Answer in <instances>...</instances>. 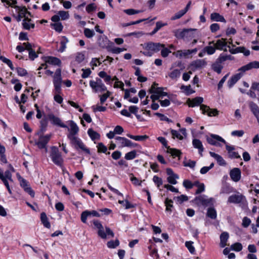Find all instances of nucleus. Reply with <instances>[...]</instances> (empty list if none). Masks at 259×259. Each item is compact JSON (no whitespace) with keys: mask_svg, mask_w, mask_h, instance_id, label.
<instances>
[{"mask_svg":"<svg viewBox=\"0 0 259 259\" xmlns=\"http://www.w3.org/2000/svg\"><path fill=\"white\" fill-rule=\"evenodd\" d=\"M97 147L98 152L105 153L107 150V147L102 143H99Z\"/></svg>","mask_w":259,"mask_h":259,"instance_id":"nucleus-62","label":"nucleus"},{"mask_svg":"<svg viewBox=\"0 0 259 259\" xmlns=\"http://www.w3.org/2000/svg\"><path fill=\"white\" fill-rule=\"evenodd\" d=\"M51 27L58 32H61L63 27L61 23H54L51 24Z\"/></svg>","mask_w":259,"mask_h":259,"instance_id":"nucleus-49","label":"nucleus"},{"mask_svg":"<svg viewBox=\"0 0 259 259\" xmlns=\"http://www.w3.org/2000/svg\"><path fill=\"white\" fill-rule=\"evenodd\" d=\"M207 142L212 145L221 146V145L217 141L221 142L226 144V141L221 137L217 135L211 134L209 137L207 138Z\"/></svg>","mask_w":259,"mask_h":259,"instance_id":"nucleus-14","label":"nucleus"},{"mask_svg":"<svg viewBox=\"0 0 259 259\" xmlns=\"http://www.w3.org/2000/svg\"><path fill=\"white\" fill-rule=\"evenodd\" d=\"M0 60L4 63H6L7 65H8V66L10 68V69L12 70H14V67L13 66V63L12 62V61L4 57V56H0Z\"/></svg>","mask_w":259,"mask_h":259,"instance_id":"nucleus-43","label":"nucleus"},{"mask_svg":"<svg viewBox=\"0 0 259 259\" xmlns=\"http://www.w3.org/2000/svg\"><path fill=\"white\" fill-rule=\"evenodd\" d=\"M196 29H176L173 31L174 35L178 39H183L186 41H189L192 38L195 37V35L194 33L196 31Z\"/></svg>","mask_w":259,"mask_h":259,"instance_id":"nucleus-1","label":"nucleus"},{"mask_svg":"<svg viewBox=\"0 0 259 259\" xmlns=\"http://www.w3.org/2000/svg\"><path fill=\"white\" fill-rule=\"evenodd\" d=\"M115 143L118 145L119 147H123L130 146L129 141L124 138L121 137H116L115 138Z\"/></svg>","mask_w":259,"mask_h":259,"instance_id":"nucleus-27","label":"nucleus"},{"mask_svg":"<svg viewBox=\"0 0 259 259\" xmlns=\"http://www.w3.org/2000/svg\"><path fill=\"white\" fill-rule=\"evenodd\" d=\"M60 18L62 20H65L69 18V15L67 12L64 11H60L58 13Z\"/></svg>","mask_w":259,"mask_h":259,"instance_id":"nucleus-50","label":"nucleus"},{"mask_svg":"<svg viewBox=\"0 0 259 259\" xmlns=\"http://www.w3.org/2000/svg\"><path fill=\"white\" fill-rule=\"evenodd\" d=\"M203 101V99L202 97H196L192 100L189 99L188 105L190 107H194L198 106L201 104Z\"/></svg>","mask_w":259,"mask_h":259,"instance_id":"nucleus-32","label":"nucleus"},{"mask_svg":"<svg viewBox=\"0 0 259 259\" xmlns=\"http://www.w3.org/2000/svg\"><path fill=\"white\" fill-rule=\"evenodd\" d=\"M192 144L195 148H196L198 150L200 156H202V152L204 151V148L201 141L197 139H193L192 141Z\"/></svg>","mask_w":259,"mask_h":259,"instance_id":"nucleus-28","label":"nucleus"},{"mask_svg":"<svg viewBox=\"0 0 259 259\" xmlns=\"http://www.w3.org/2000/svg\"><path fill=\"white\" fill-rule=\"evenodd\" d=\"M84 59V54L81 52H78L75 54V60L78 63L83 62Z\"/></svg>","mask_w":259,"mask_h":259,"instance_id":"nucleus-47","label":"nucleus"},{"mask_svg":"<svg viewBox=\"0 0 259 259\" xmlns=\"http://www.w3.org/2000/svg\"><path fill=\"white\" fill-rule=\"evenodd\" d=\"M61 83V69L60 68H58L56 70L53 76V83L55 89L57 92H59L60 90Z\"/></svg>","mask_w":259,"mask_h":259,"instance_id":"nucleus-9","label":"nucleus"},{"mask_svg":"<svg viewBox=\"0 0 259 259\" xmlns=\"http://www.w3.org/2000/svg\"><path fill=\"white\" fill-rule=\"evenodd\" d=\"M232 57L231 55H227L224 54H221L219 58L216 60L220 64H222L223 62L227 60H232Z\"/></svg>","mask_w":259,"mask_h":259,"instance_id":"nucleus-37","label":"nucleus"},{"mask_svg":"<svg viewBox=\"0 0 259 259\" xmlns=\"http://www.w3.org/2000/svg\"><path fill=\"white\" fill-rule=\"evenodd\" d=\"M174 199H175L179 203L182 204L184 202L187 201L188 200V197L186 195H181L179 196L174 197Z\"/></svg>","mask_w":259,"mask_h":259,"instance_id":"nucleus-48","label":"nucleus"},{"mask_svg":"<svg viewBox=\"0 0 259 259\" xmlns=\"http://www.w3.org/2000/svg\"><path fill=\"white\" fill-rule=\"evenodd\" d=\"M90 85L95 92H102L106 91L107 88L100 79L96 81L91 80Z\"/></svg>","mask_w":259,"mask_h":259,"instance_id":"nucleus-6","label":"nucleus"},{"mask_svg":"<svg viewBox=\"0 0 259 259\" xmlns=\"http://www.w3.org/2000/svg\"><path fill=\"white\" fill-rule=\"evenodd\" d=\"M229 237V234L226 232H224L221 234L220 245L221 247L223 248L227 245V242Z\"/></svg>","mask_w":259,"mask_h":259,"instance_id":"nucleus-29","label":"nucleus"},{"mask_svg":"<svg viewBox=\"0 0 259 259\" xmlns=\"http://www.w3.org/2000/svg\"><path fill=\"white\" fill-rule=\"evenodd\" d=\"M193 242L191 241H186L185 242V245L188 249L189 251L191 253H194L195 252V248L192 245Z\"/></svg>","mask_w":259,"mask_h":259,"instance_id":"nucleus-61","label":"nucleus"},{"mask_svg":"<svg viewBox=\"0 0 259 259\" xmlns=\"http://www.w3.org/2000/svg\"><path fill=\"white\" fill-rule=\"evenodd\" d=\"M16 9V11L17 12L21 17L25 18H28V16H31V14L28 12L25 7L23 6H15L14 7Z\"/></svg>","mask_w":259,"mask_h":259,"instance_id":"nucleus-21","label":"nucleus"},{"mask_svg":"<svg viewBox=\"0 0 259 259\" xmlns=\"http://www.w3.org/2000/svg\"><path fill=\"white\" fill-rule=\"evenodd\" d=\"M40 220L42 224L45 227L47 228H50V223H49L47 216L45 212H42L40 214Z\"/></svg>","mask_w":259,"mask_h":259,"instance_id":"nucleus-35","label":"nucleus"},{"mask_svg":"<svg viewBox=\"0 0 259 259\" xmlns=\"http://www.w3.org/2000/svg\"><path fill=\"white\" fill-rule=\"evenodd\" d=\"M209 154L217 161L220 165H225L226 164L225 160L221 155L213 152H209Z\"/></svg>","mask_w":259,"mask_h":259,"instance_id":"nucleus-31","label":"nucleus"},{"mask_svg":"<svg viewBox=\"0 0 259 259\" xmlns=\"http://www.w3.org/2000/svg\"><path fill=\"white\" fill-rule=\"evenodd\" d=\"M179 179V176L178 175L168 176L167 178V182L173 185H175L177 183L176 179Z\"/></svg>","mask_w":259,"mask_h":259,"instance_id":"nucleus-53","label":"nucleus"},{"mask_svg":"<svg viewBox=\"0 0 259 259\" xmlns=\"http://www.w3.org/2000/svg\"><path fill=\"white\" fill-rule=\"evenodd\" d=\"M68 40L65 36H63L62 37L61 40L60 41V47L59 48V52H63L66 48V44L68 42Z\"/></svg>","mask_w":259,"mask_h":259,"instance_id":"nucleus-40","label":"nucleus"},{"mask_svg":"<svg viewBox=\"0 0 259 259\" xmlns=\"http://www.w3.org/2000/svg\"><path fill=\"white\" fill-rule=\"evenodd\" d=\"M223 68V66L222 65V64H220L216 61L212 65V69L213 70V71L217 72L218 74L221 73Z\"/></svg>","mask_w":259,"mask_h":259,"instance_id":"nucleus-38","label":"nucleus"},{"mask_svg":"<svg viewBox=\"0 0 259 259\" xmlns=\"http://www.w3.org/2000/svg\"><path fill=\"white\" fill-rule=\"evenodd\" d=\"M17 175L20 181V186L24 189L26 192L28 193L32 197H34L35 193L31 188L27 181L22 178L19 175L17 174Z\"/></svg>","mask_w":259,"mask_h":259,"instance_id":"nucleus-12","label":"nucleus"},{"mask_svg":"<svg viewBox=\"0 0 259 259\" xmlns=\"http://www.w3.org/2000/svg\"><path fill=\"white\" fill-rule=\"evenodd\" d=\"M84 34L87 37L91 38L95 35V32L93 30L85 28L84 30Z\"/></svg>","mask_w":259,"mask_h":259,"instance_id":"nucleus-57","label":"nucleus"},{"mask_svg":"<svg viewBox=\"0 0 259 259\" xmlns=\"http://www.w3.org/2000/svg\"><path fill=\"white\" fill-rule=\"evenodd\" d=\"M239 72L233 75L228 81L227 84L229 88H232L237 81L243 75L244 72L242 71H238Z\"/></svg>","mask_w":259,"mask_h":259,"instance_id":"nucleus-16","label":"nucleus"},{"mask_svg":"<svg viewBox=\"0 0 259 259\" xmlns=\"http://www.w3.org/2000/svg\"><path fill=\"white\" fill-rule=\"evenodd\" d=\"M101 63L99 61V60L96 58H92L91 62L90 65L92 67V69H94V67H97L98 66H99Z\"/></svg>","mask_w":259,"mask_h":259,"instance_id":"nucleus-59","label":"nucleus"},{"mask_svg":"<svg viewBox=\"0 0 259 259\" xmlns=\"http://www.w3.org/2000/svg\"><path fill=\"white\" fill-rule=\"evenodd\" d=\"M210 19L212 21H214L222 22L224 23L226 22L224 17L218 13H212L211 14Z\"/></svg>","mask_w":259,"mask_h":259,"instance_id":"nucleus-33","label":"nucleus"},{"mask_svg":"<svg viewBox=\"0 0 259 259\" xmlns=\"http://www.w3.org/2000/svg\"><path fill=\"white\" fill-rule=\"evenodd\" d=\"M171 134L173 138H177V139L182 140L183 139V137L177 131L174 130H171Z\"/></svg>","mask_w":259,"mask_h":259,"instance_id":"nucleus-64","label":"nucleus"},{"mask_svg":"<svg viewBox=\"0 0 259 259\" xmlns=\"http://www.w3.org/2000/svg\"><path fill=\"white\" fill-rule=\"evenodd\" d=\"M119 245V241L118 239L111 240L107 243V246L109 248H115Z\"/></svg>","mask_w":259,"mask_h":259,"instance_id":"nucleus-42","label":"nucleus"},{"mask_svg":"<svg viewBox=\"0 0 259 259\" xmlns=\"http://www.w3.org/2000/svg\"><path fill=\"white\" fill-rule=\"evenodd\" d=\"M241 174V170L239 168H234L230 171V178L235 182H237L240 180Z\"/></svg>","mask_w":259,"mask_h":259,"instance_id":"nucleus-18","label":"nucleus"},{"mask_svg":"<svg viewBox=\"0 0 259 259\" xmlns=\"http://www.w3.org/2000/svg\"><path fill=\"white\" fill-rule=\"evenodd\" d=\"M186 12L184 11V10H182L176 13L171 18V20H175L181 18L183 16H184Z\"/></svg>","mask_w":259,"mask_h":259,"instance_id":"nucleus-51","label":"nucleus"},{"mask_svg":"<svg viewBox=\"0 0 259 259\" xmlns=\"http://www.w3.org/2000/svg\"><path fill=\"white\" fill-rule=\"evenodd\" d=\"M70 131L69 134L67 136L69 139H71V137H75V135L78 133L79 131V128L76 124L73 121H70V128H68Z\"/></svg>","mask_w":259,"mask_h":259,"instance_id":"nucleus-19","label":"nucleus"},{"mask_svg":"<svg viewBox=\"0 0 259 259\" xmlns=\"http://www.w3.org/2000/svg\"><path fill=\"white\" fill-rule=\"evenodd\" d=\"M99 76L101 77L104 79V81L107 83V84H111V82L112 81L115 80V83H114V87L115 88H121L122 90H124V84L123 82L117 81V78L115 76L113 78L111 77V76L108 75L106 72L105 71H100L99 74Z\"/></svg>","mask_w":259,"mask_h":259,"instance_id":"nucleus-2","label":"nucleus"},{"mask_svg":"<svg viewBox=\"0 0 259 259\" xmlns=\"http://www.w3.org/2000/svg\"><path fill=\"white\" fill-rule=\"evenodd\" d=\"M164 47V44L159 42H149L144 44V48L145 50L150 51L154 53L159 52Z\"/></svg>","mask_w":259,"mask_h":259,"instance_id":"nucleus-8","label":"nucleus"},{"mask_svg":"<svg viewBox=\"0 0 259 259\" xmlns=\"http://www.w3.org/2000/svg\"><path fill=\"white\" fill-rule=\"evenodd\" d=\"M17 175L20 181V186L24 189L26 192L28 193L32 197H34L35 193L31 188L27 181L22 178L19 175L17 174Z\"/></svg>","mask_w":259,"mask_h":259,"instance_id":"nucleus-11","label":"nucleus"},{"mask_svg":"<svg viewBox=\"0 0 259 259\" xmlns=\"http://www.w3.org/2000/svg\"><path fill=\"white\" fill-rule=\"evenodd\" d=\"M164 203L166 206V211L171 212V208L173 207V201L167 198L164 201Z\"/></svg>","mask_w":259,"mask_h":259,"instance_id":"nucleus-45","label":"nucleus"},{"mask_svg":"<svg viewBox=\"0 0 259 259\" xmlns=\"http://www.w3.org/2000/svg\"><path fill=\"white\" fill-rule=\"evenodd\" d=\"M231 248L236 251H240L242 249V245L240 243L237 242L232 244Z\"/></svg>","mask_w":259,"mask_h":259,"instance_id":"nucleus-56","label":"nucleus"},{"mask_svg":"<svg viewBox=\"0 0 259 259\" xmlns=\"http://www.w3.org/2000/svg\"><path fill=\"white\" fill-rule=\"evenodd\" d=\"M244 197V196L242 194H233L229 197L228 202L235 204L240 203L242 202Z\"/></svg>","mask_w":259,"mask_h":259,"instance_id":"nucleus-22","label":"nucleus"},{"mask_svg":"<svg viewBox=\"0 0 259 259\" xmlns=\"http://www.w3.org/2000/svg\"><path fill=\"white\" fill-rule=\"evenodd\" d=\"M92 215L97 217H99L100 216V214L95 210H85L83 211L81 214V220L83 223H85L87 222V218Z\"/></svg>","mask_w":259,"mask_h":259,"instance_id":"nucleus-17","label":"nucleus"},{"mask_svg":"<svg viewBox=\"0 0 259 259\" xmlns=\"http://www.w3.org/2000/svg\"><path fill=\"white\" fill-rule=\"evenodd\" d=\"M207 216L211 219L217 218V211L213 207H209L207 209Z\"/></svg>","mask_w":259,"mask_h":259,"instance_id":"nucleus-39","label":"nucleus"},{"mask_svg":"<svg viewBox=\"0 0 259 259\" xmlns=\"http://www.w3.org/2000/svg\"><path fill=\"white\" fill-rule=\"evenodd\" d=\"M43 60L45 63L42 64L39 67L38 70H40L44 68L46 69L48 67V64L54 65V66H60L61 64V60L55 57L52 56H46L43 58Z\"/></svg>","mask_w":259,"mask_h":259,"instance_id":"nucleus-4","label":"nucleus"},{"mask_svg":"<svg viewBox=\"0 0 259 259\" xmlns=\"http://www.w3.org/2000/svg\"><path fill=\"white\" fill-rule=\"evenodd\" d=\"M88 134L92 140H98L100 139V135L92 128H89Z\"/></svg>","mask_w":259,"mask_h":259,"instance_id":"nucleus-36","label":"nucleus"},{"mask_svg":"<svg viewBox=\"0 0 259 259\" xmlns=\"http://www.w3.org/2000/svg\"><path fill=\"white\" fill-rule=\"evenodd\" d=\"M49 115L50 114H36V117L38 119H40L42 118V119L40 121V131L42 133L45 132L46 130L48 121L50 120Z\"/></svg>","mask_w":259,"mask_h":259,"instance_id":"nucleus-15","label":"nucleus"},{"mask_svg":"<svg viewBox=\"0 0 259 259\" xmlns=\"http://www.w3.org/2000/svg\"><path fill=\"white\" fill-rule=\"evenodd\" d=\"M50 157L52 161L57 165L62 166L63 163V159L59 149L55 146L51 147Z\"/></svg>","mask_w":259,"mask_h":259,"instance_id":"nucleus-3","label":"nucleus"},{"mask_svg":"<svg viewBox=\"0 0 259 259\" xmlns=\"http://www.w3.org/2000/svg\"><path fill=\"white\" fill-rule=\"evenodd\" d=\"M181 89L187 95H190L195 93V91L191 89V87L190 85H182L181 87Z\"/></svg>","mask_w":259,"mask_h":259,"instance_id":"nucleus-41","label":"nucleus"},{"mask_svg":"<svg viewBox=\"0 0 259 259\" xmlns=\"http://www.w3.org/2000/svg\"><path fill=\"white\" fill-rule=\"evenodd\" d=\"M229 48H230L229 46H228ZM229 51L232 54H236L238 53H242L245 56H248L250 55V51L248 50H246L244 47H239L236 48L235 49H229Z\"/></svg>","mask_w":259,"mask_h":259,"instance_id":"nucleus-25","label":"nucleus"},{"mask_svg":"<svg viewBox=\"0 0 259 259\" xmlns=\"http://www.w3.org/2000/svg\"><path fill=\"white\" fill-rule=\"evenodd\" d=\"M212 198H207L206 196L203 195L196 197L194 201L198 205L208 206L212 203Z\"/></svg>","mask_w":259,"mask_h":259,"instance_id":"nucleus-13","label":"nucleus"},{"mask_svg":"<svg viewBox=\"0 0 259 259\" xmlns=\"http://www.w3.org/2000/svg\"><path fill=\"white\" fill-rule=\"evenodd\" d=\"M206 62L203 59H197L195 61H193L191 64L190 66L192 70H196L198 69L202 68L204 67L206 65Z\"/></svg>","mask_w":259,"mask_h":259,"instance_id":"nucleus-20","label":"nucleus"},{"mask_svg":"<svg viewBox=\"0 0 259 259\" xmlns=\"http://www.w3.org/2000/svg\"><path fill=\"white\" fill-rule=\"evenodd\" d=\"M161 50V55L164 58L167 57L169 54L171 53V51L167 48H165V46L162 47Z\"/></svg>","mask_w":259,"mask_h":259,"instance_id":"nucleus-63","label":"nucleus"},{"mask_svg":"<svg viewBox=\"0 0 259 259\" xmlns=\"http://www.w3.org/2000/svg\"><path fill=\"white\" fill-rule=\"evenodd\" d=\"M69 140H70L71 144L74 146L76 149H80L85 153L89 154H90L89 149L85 147L84 144L79 138L77 137H71V139Z\"/></svg>","mask_w":259,"mask_h":259,"instance_id":"nucleus-5","label":"nucleus"},{"mask_svg":"<svg viewBox=\"0 0 259 259\" xmlns=\"http://www.w3.org/2000/svg\"><path fill=\"white\" fill-rule=\"evenodd\" d=\"M227 45V42L226 39L222 38L217 40L214 46L216 49L223 50L225 52L227 51V49L225 48Z\"/></svg>","mask_w":259,"mask_h":259,"instance_id":"nucleus-26","label":"nucleus"},{"mask_svg":"<svg viewBox=\"0 0 259 259\" xmlns=\"http://www.w3.org/2000/svg\"><path fill=\"white\" fill-rule=\"evenodd\" d=\"M252 68H259V62L253 61L248 64L242 66L238 69V71H242L245 72L246 71L249 70Z\"/></svg>","mask_w":259,"mask_h":259,"instance_id":"nucleus-23","label":"nucleus"},{"mask_svg":"<svg viewBox=\"0 0 259 259\" xmlns=\"http://www.w3.org/2000/svg\"><path fill=\"white\" fill-rule=\"evenodd\" d=\"M49 119L52 123L54 125L61 127H68L66 125L59 117L54 116V114H50Z\"/></svg>","mask_w":259,"mask_h":259,"instance_id":"nucleus-24","label":"nucleus"},{"mask_svg":"<svg viewBox=\"0 0 259 259\" xmlns=\"http://www.w3.org/2000/svg\"><path fill=\"white\" fill-rule=\"evenodd\" d=\"M180 74L181 72L180 70L175 69L170 73V74H169V76L171 79H176L180 76Z\"/></svg>","mask_w":259,"mask_h":259,"instance_id":"nucleus-54","label":"nucleus"},{"mask_svg":"<svg viewBox=\"0 0 259 259\" xmlns=\"http://www.w3.org/2000/svg\"><path fill=\"white\" fill-rule=\"evenodd\" d=\"M22 25L23 28L26 30L34 28L35 26L34 24L32 22V20L28 18H25L24 19L22 22Z\"/></svg>","mask_w":259,"mask_h":259,"instance_id":"nucleus-30","label":"nucleus"},{"mask_svg":"<svg viewBox=\"0 0 259 259\" xmlns=\"http://www.w3.org/2000/svg\"><path fill=\"white\" fill-rule=\"evenodd\" d=\"M33 48H31L28 51L29 58L32 61L34 60L35 58H36L38 57L37 53Z\"/></svg>","mask_w":259,"mask_h":259,"instance_id":"nucleus-55","label":"nucleus"},{"mask_svg":"<svg viewBox=\"0 0 259 259\" xmlns=\"http://www.w3.org/2000/svg\"><path fill=\"white\" fill-rule=\"evenodd\" d=\"M52 136V134H47L46 135H40L37 141L35 142L36 145L39 149H46V151H47V148L46 146Z\"/></svg>","mask_w":259,"mask_h":259,"instance_id":"nucleus-7","label":"nucleus"},{"mask_svg":"<svg viewBox=\"0 0 259 259\" xmlns=\"http://www.w3.org/2000/svg\"><path fill=\"white\" fill-rule=\"evenodd\" d=\"M200 109L202 113H218L219 111L217 109H210L208 106L204 105H200Z\"/></svg>","mask_w":259,"mask_h":259,"instance_id":"nucleus-34","label":"nucleus"},{"mask_svg":"<svg viewBox=\"0 0 259 259\" xmlns=\"http://www.w3.org/2000/svg\"><path fill=\"white\" fill-rule=\"evenodd\" d=\"M166 25V23H162L160 21H158L156 23V27L150 33L151 35L155 34L161 27Z\"/></svg>","mask_w":259,"mask_h":259,"instance_id":"nucleus-44","label":"nucleus"},{"mask_svg":"<svg viewBox=\"0 0 259 259\" xmlns=\"http://www.w3.org/2000/svg\"><path fill=\"white\" fill-rule=\"evenodd\" d=\"M204 49L208 55H212L214 54L216 50L215 47H214L210 46L205 47Z\"/></svg>","mask_w":259,"mask_h":259,"instance_id":"nucleus-58","label":"nucleus"},{"mask_svg":"<svg viewBox=\"0 0 259 259\" xmlns=\"http://www.w3.org/2000/svg\"><path fill=\"white\" fill-rule=\"evenodd\" d=\"M167 152L170 153L171 155L173 156L177 157H179L182 154L180 150L177 149L171 148H168Z\"/></svg>","mask_w":259,"mask_h":259,"instance_id":"nucleus-46","label":"nucleus"},{"mask_svg":"<svg viewBox=\"0 0 259 259\" xmlns=\"http://www.w3.org/2000/svg\"><path fill=\"white\" fill-rule=\"evenodd\" d=\"M249 106L253 113H259V108L256 104L251 102L249 104Z\"/></svg>","mask_w":259,"mask_h":259,"instance_id":"nucleus-60","label":"nucleus"},{"mask_svg":"<svg viewBox=\"0 0 259 259\" xmlns=\"http://www.w3.org/2000/svg\"><path fill=\"white\" fill-rule=\"evenodd\" d=\"M17 175L20 181V186L24 189L26 192L28 193L32 197H34L35 193L31 188L27 181L22 178L19 175L17 174Z\"/></svg>","mask_w":259,"mask_h":259,"instance_id":"nucleus-10","label":"nucleus"},{"mask_svg":"<svg viewBox=\"0 0 259 259\" xmlns=\"http://www.w3.org/2000/svg\"><path fill=\"white\" fill-rule=\"evenodd\" d=\"M148 136L146 135L143 136H133L131 135V139L138 141H143L148 138Z\"/></svg>","mask_w":259,"mask_h":259,"instance_id":"nucleus-52","label":"nucleus"}]
</instances>
